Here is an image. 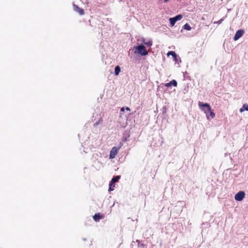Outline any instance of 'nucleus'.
I'll return each mask as SVG.
<instances>
[{
    "label": "nucleus",
    "instance_id": "nucleus-4",
    "mask_svg": "<svg viewBox=\"0 0 248 248\" xmlns=\"http://www.w3.org/2000/svg\"><path fill=\"white\" fill-rule=\"evenodd\" d=\"M119 150V148H117V147H113L110 152L109 158L113 159L115 158V156L118 153Z\"/></svg>",
    "mask_w": 248,
    "mask_h": 248
},
{
    "label": "nucleus",
    "instance_id": "nucleus-20",
    "mask_svg": "<svg viewBox=\"0 0 248 248\" xmlns=\"http://www.w3.org/2000/svg\"><path fill=\"white\" fill-rule=\"evenodd\" d=\"M124 107H123L121 108V111H124Z\"/></svg>",
    "mask_w": 248,
    "mask_h": 248
},
{
    "label": "nucleus",
    "instance_id": "nucleus-11",
    "mask_svg": "<svg viewBox=\"0 0 248 248\" xmlns=\"http://www.w3.org/2000/svg\"><path fill=\"white\" fill-rule=\"evenodd\" d=\"M120 178H121V176L119 175L115 176L111 179L110 182L114 184V183L117 182L119 181V180L120 179Z\"/></svg>",
    "mask_w": 248,
    "mask_h": 248
},
{
    "label": "nucleus",
    "instance_id": "nucleus-8",
    "mask_svg": "<svg viewBox=\"0 0 248 248\" xmlns=\"http://www.w3.org/2000/svg\"><path fill=\"white\" fill-rule=\"evenodd\" d=\"M74 10L78 13L79 15H82L84 14V10L83 9L80 8L77 6V5H74L73 6Z\"/></svg>",
    "mask_w": 248,
    "mask_h": 248
},
{
    "label": "nucleus",
    "instance_id": "nucleus-3",
    "mask_svg": "<svg viewBox=\"0 0 248 248\" xmlns=\"http://www.w3.org/2000/svg\"><path fill=\"white\" fill-rule=\"evenodd\" d=\"M245 193L243 191H240L234 196V199L237 201H242L245 198Z\"/></svg>",
    "mask_w": 248,
    "mask_h": 248
},
{
    "label": "nucleus",
    "instance_id": "nucleus-21",
    "mask_svg": "<svg viewBox=\"0 0 248 248\" xmlns=\"http://www.w3.org/2000/svg\"><path fill=\"white\" fill-rule=\"evenodd\" d=\"M169 1V0H164V2H167Z\"/></svg>",
    "mask_w": 248,
    "mask_h": 248
},
{
    "label": "nucleus",
    "instance_id": "nucleus-13",
    "mask_svg": "<svg viewBox=\"0 0 248 248\" xmlns=\"http://www.w3.org/2000/svg\"><path fill=\"white\" fill-rule=\"evenodd\" d=\"M115 187L114 184L110 182L109 185V191H112L114 190Z\"/></svg>",
    "mask_w": 248,
    "mask_h": 248
},
{
    "label": "nucleus",
    "instance_id": "nucleus-12",
    "mask_svg": "<svg viewBox=\"0 0 248 248\" xmlns=\"http://www.w3.org/2000/svg\"><path fill=\"white\" fill-rule=\"evenodd\" d=\"M121 71V69L119 66L117 65L115 68V74L116 75H118Z\"/></svg>",
    "mask_w": 248,
    "mask_h": 248
},
{
    "label": "nucleus",
    "instance_id": "nucleus-16",
    "mask_svg": "<svg viewBox=\"0 0 248 248\" xmlns=\"http://www.w3.org/2000/svg\"><path fill=\"white\" fill-rule=\"evenodd\" d=\"M144 44L147 45L148 46H151L152 45V43L151 41H149L148 42H143Z\"/></svg>",
    "mask_w": 248,
    "mask_h": 248
},
{
    "label": "nucleus",
    "instance_id": "nucleus-17",
    "mask_svg": "<svg viewBox=\"0 0 248 248\" xmlns=\"http://www.w3.org/2000/svg\"><path fill=\"white\" fill-rule=\"evenodd\" d=\"M223 20V18H222V19H220L219 20H218L217 22L214 21V24H216V23L220 24Z\"/></svg>",
    "mask_w": 248,
    "mask_h": 248
},
{
    "label": "nucleus",
    "instance_id": "nucleus-14",
    "mask_svg": "<svg viewBox=\"0 0 248 248\" xmlns=\"http://www.w3.org/2000/svg\"><path fill=\"white\" fill-rule=\"evenodd\" d=\"M183 29H185L187 31H190L191 28L190 26H189V25H188L187 23H186L183 26Z\"/></svg>",
    "mask_w": 248,
    "mask_h": 248
},
{
    "label": "nucleus",
    "instance_id": "nucleus-15",
    "mask_svg": "<svg viewBox=\"0 0 248 248\" xmlns=\"http://www.w3.org/2000/svg\"><path fill=\"white\" fill-rule=\"evenodd\" d=\"M243 108L244 110L248 111V104H244L243 106Z\"/></svg>",
    "mask_w": 248,
    "mask_h": 248
},
{
    "label": "nucleus",
    "instance_id": "nucleus-18",
    "mask_svg": "<svg viewBox=\"0 0 248 248\" xmlns=\"http://www.w3.org/2000/svg\"><path fill=\"white\" fill-rule=\"evenodd\" d=\"M125 109L127 111H130V109L129 107H126Z\"/></svg>",
    "mask_w": 248,
    "mask_h": 248
},
{
    "label": "nucleus",
    "instance_id": "nucleus-6",
    "mask_svg": "<svg viewBox=\"0 0 248 248\" xmlns=\"http://www.w3.org/2000/svg\"><path fill=\"white\" fill-rule=\"evenodd\" d=\"M182 17V16H174L173 18H170L169 19V20L170 21V24L171 26V27L173 26L174 25L175 22L181 19Z\"/></svg>",
    "mask_w": 248,
    "mask_h": 248
},
{
    "label": "nucleus",
    "instance_id": "nucleus-22",
    "mask_svg": "<svg viewBox=\"0 0 248 248\" xmlns=\"http://www.w3.org/2000/svg\"><path fill=\"white\" fill-rule=\"evenodd\" d=\"M203 108L202 109H205V110H207V108H205V107H203Z\"/></svg>",
    "mask_w": 248,
    "mask_h": 248
},
{
    "label": "nucleus",
    "instance_id": "nucleus-7",
    "mask_svg": "<svg viewBox=\"0 0 248 248\" xmlns=\"http://www.w3.org/2000/svg\"><path fill=\"white\" fill-rule=\"evenodd\" d=\"M104 218V216L101 215L99 213H95L93 217L94 220L96 222L99 221L100 219Z\"/></svg>",
    "mask_w": 248,
    "mask_h": 248
},
{
    "label": "nucleus",
    "instance_id": "nucleus-19",
    "mask_svg": "<svg viewBox=\"0 0 248 248\" xmlns=\"http://www.w3.org/2000/svg\"><path fill=\"white\" fill-rule=\"evenodd\" d=\"M244 110V109L243 108L240 109V111L241 112H243Z\"/></svg>",
    "mask_w": 248,
    "mask_h": 248
},
{
    "label": "nucleus",
    "instance_id": "nucleus-2",
    "mask_svg": "<svg viewBox=\"0 0 248 248\" xmlns=\"http://www.w3.org/2000/svg\"><path fill=\"white\" fill-rule=\"evenodd\" d=\"M136 52L142 56H145L148 54V51L146 50L145 47L143 45L135 47Z\"/></svg>",
    "mask_w": 248,
    "mask_h": 248
},
{
    "label": "nucleus",
    "instance_id": "nucleus-1",
    "mask_svg": "<svg viewBox=\"0 0 248 248\" xmlns=\"http://www.w3.org/2000/svg\"><path fill=\"white\" fill-rule=\"evenodd\" d=\"M198 105L200 108H201V107L207 108V110L205 109H202V110L204 112V113H206L207 119H209V117L208 115V112L209 113V115L211 119H213L215 117V114L213 111L211 110V108L209 104L199 102Z\"/></svg>",
    "mask_w": 248,
    "mask_h": 248
},
{
    "label": "nucleus",
    "instance_id": "nucleus-10",
    "mask_svg": "<svg viewBox=\"0 0 248 248\" xmlns=\"http://www.w3.org/2000/svg\"><path fill=\"white\" fill-rule=\"evenodd\" d=\"M167 55L168 56H169L170 55H171V56H172L173 58H174V60L176 62L177 61V54L175 53V52L172 51H169V52H168Z\"/></svg>",
    "mask_w": 248,
    "mask_h": 248
},
{
    "label": "nucleus",
    "instance_id": "nucleus-5",
    "mask_svg": "<svg viewBox=\"0 0 248 248\" xmlns=\"http://www.w3.org/2000/svg\"><path fill=\"white\" fill-rule=\"evenodd\" d=\"M244 33V31L243 30H240L237 31L236 32L235 35L234 36V40L236 41V40H238L242 36Z\"/></svg>",
    "mask_w": 248,
    "mask_h": 248
},
{
    "label": "nucleus",
    "instance_id": "nucleus-9",
    "mask_svg": "<svg viewBox=\"0 0 248 248\" xmlns=\"http://www.w3.org/2000/svg\"><path fill=\"white\" fill-rule=\"evenodd\" d=\"M173 85L174 87H176L177 85V81L175 80H172L170 82L165 84V86L167 87H169Z\"/></svg>",
    "mask_w": 248,
    "mask_h": 248
}]
</instances>
